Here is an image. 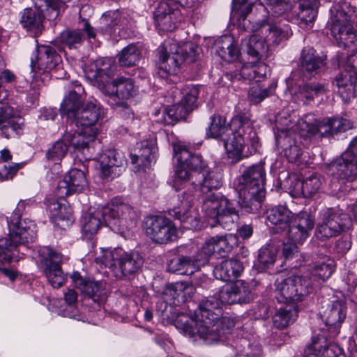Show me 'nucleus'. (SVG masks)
Instances as JSON below:
<instances>
[{
	"instance_id": "nucleus-1",
	"label": "nucleus",
	"mask_w": 357,
	"mask_h": 357,
	"mask_svg": "<svg viewBox=\"0 0 357 357\" xmlns=\"http://www.w3.org/2000/svg\"><path fill=\"white\" fill-rule=\"evenodd\" d=\"M223 303L220 296L207 297L199 303L195 318L181 314L176 318L175 325L185 335L195 340L202 338L206 344H213L225 333L222 325L227 324V330L234 326L228 318L222 317Z\"/></svg>"
},
{
	"instance_id": "nucleus-2",
	"label": "nucleus",
	"mask_w": 357,
	"mask_h": 357,
	"mask_svg": "<svg viewBox=\"0 0 357 357\" xmlns=\"http://www.w3.org/2000/svg\"><path fill=\"white\" fill-rule=\"evenodd\" d=\"M207 135L223 142L227 157L233 163L248 156L243 152L245 142L250 140L253 143L257 139L256 132L245 115L234 117L229 126H226L225 118L219 115L213 116Z\"/></svg>"
},
{
	"instance_id": "nucleus-3",
	"label": "nucleus",
	"mask_w": 357,
	"mask_h": 357,
	"mask_svg": "<svg viewBox=\"0 0 357 357\" xmlns=\"http://www.w3.org/2000/svg\"><path fill=\"white\" fill-rule=\"evenodd\" d=\"M115 68L111 59H99L86 67L85 77L105 95L121 100L129 99L135 93L133 80L119 77L111 82Z\"/></svg>"
},
{
	"instance_id": "nucleus-4",
	"label": "nucleus",
	"mask_w": 357,
	"mask_h": 357,
	"mask_svg": "<svg viewBox=\"0 0 357 357\" xmlns=\"http://www.w3.org/2000/svg\"><path fill=\"white\" fill-rule=\"evenodd\" d=\"M266 172L261 164L253 165L245 169L238 179L236 190L238 204L248 213H255L261 207L265 197Z\"/></svg>"
},
{
	"instance_id": "nucleus-5",
	"label": "nucleus",
	"mask_w": 357,
	"mask_h": 357,
	"mask_svg": "<svg viewBox=\"0 0 357 357\" xmlns=\"http://www.w3.org/2000/svg\"><path fill=\"white\" fill-rule=\"evenodd\" d=\"M202 211L208 218V222L212 227L218 224L230 230L239 218L238 211L233 203L225 197L215 193L204 199Z\"/></svg>"
},
{
	"instance_id": "nucleus-6",
	"label": "nucleus",
	"mask_w": 357,
	"mask_h": 357,
	"mask_svg": "<svg viewBox=\"0 0 357 357\" xmlns=\"http://www.w3.org/2000/svg\"><path fill=\"white\" fill-rule=\"evenodd\" d=\"M243 30L248 33L259 32L269 45H278L292 35L289 22L284 18L266 17L262 20H244Z\"/></svg>"
},
{
	"instance_id": "nucleus-7",
	"label": "nucleus",
	"mask_w": 357,
	"mask_h": 357,
	"mask_svg": "<svg viewBox=\"0 0 357 357\" xmlns=\"http://www.w3.org/2000/svg\"><path fill=\"white\" fill-rule=\"evenodd\" d=\"M9 238L0 239V261L9 263L12 251L21 244L32 242L36 237V226L31 222L19 219L15 214L8 222Z\"/></svg>"
},
{
	"instance_id": "nucleus-8",
	"label": "nucleus",
	"mask_w": 357,
	"mask_h": 357,
	"mask_svg": "<svg viewBox=\"0 0 357 357\" xmlns=\"http://www.w3.org/2000/svg\"><path fill=\"white\" fill-rule=\"evenodd\" d=\"M353 223L349 215L338 208H327L319 213L314 236L324 241L348 231Z\"/></svg>"
},
{
	"instance_id": "nucleus-9",
	"label": "nucleus",
	"mask_w": 357,
	"mask_h": 357,
	"mask_svg": "<svg viewBox=\"0 0 357 357\" xmlns=\"http://www.w3.org/2000/svg\"><path fill=\"white\" fill-rule=\"evenodd\" d=\"M275 284V298L281 303L302 301L312 290L310 280L299 275L278 278Z\"/></svg>"
},
{
	"instance_id": "nucleus-10",
	"label": "nucleus",
	"mask_w": 357,
	"mask_h": 357,
	"mask_svg": "<svg viewBox=\"0 0 357 357\" xmlns=\"http://www.w3.org/2000/svg\"><path fill=\"white\" fill-rule=\"evenodd\" d=\"M198 49L193 43H188L183 48L174 42H165L158 49L160 61L164 65L162 68L169 71L179 67L186 60L194 61Z\"/></svg>"
},
{
	"instance_id": "nucleus-11",
	"label": "nucleus",
	"mask_w": 357,
	"mask_h": 357,
	"mask_svg": "<svg viewBox=\"0 0 357 357\" xmlns=\"http://www.w3.org/2000/svg\"><path fill=\"white\" fill-rule=\"evenodd\" d=\"M174 157L178 164L176 167V176L190 183L195 172L200 173L207 168V165L200 155L192 153L190 148L184 144L174 146Z\"/></svg>"
},
{
	"instance_id": "nucleus-12",
	"label": "nucleus",
	"mask_w": 357,
	"mask_h": 357,
	"mask_svg": "<svg viewBox=\"0 0 357 357\" xmlns=\"http://www.w3.org/2000/svg\"><path fill=\"white\" fill-rule=\"evenodd\" d=\"M183 97L179 103L169 106L163 111L165 115L163 123L174 125L181 120L197 107V97L199 87L197 86H186L183 89Z\"/></svg>"
},
{
	"instance_id": "nucleus-13",
	"label": "nucleus",
	"mask_w": 357,
	"mask_h": 357,
	"mask_svg": "<svg viewBox=\"0 0 357 357\" xmlns=\"http://www.w3.org/2000/svg\"><path fill=\"white\" fill-rule=\"evenodd\" d=\"M146 235L155 243L167 244L177 239V229L171 220L162 215H149L144 218Z\"/></svg>"
},
{
	"instance_id": "nucleus-14",
	"label": "nucleus",
	"mask_w": 357,
	"mask_h": 357,
	"mask_svg": "<svg viewBox=\"0 0 357 357\" xmlns=\"http://www.w3.org/2000/svg\"><path fill=\"white\" fill-rule=\"evenodd\" d=\"M103 208L106 215L105 225L116 232L128 229L137 218L132 207L119 199L112 200L111 204Z\"/></svg>"
},
{
	"instance_id": "nucleus-15",
	"label": "nucleus",
	"mask_w": 357,
	"mask_h": 357,
	"mask_svg": "<svg viewBox=\"0 0 357 357\" xmlns=\"http://www.w3.org/2000/svg\"><path fill=\"white\" fill-rule=\"evenodd\" d=\"M31 68L32 72L37 75L40 71L51 72L56 78H62L63 70L61 57L55 49L50 45H41L36 50V55L31 58Z\"/></svg>"
},
{
	"instance_id": "nucleus-16",
	"label": "nucleus",
	"mask_w": 357,
	"mask_h": 357,
	"mask_svg": "<svg viewBox=\"0 0 357 357\" xmlns=\"http://www.w3.org/2000/svg\"><path fill=\"white\" fill-rule=\"evenodd\" d=\"M329 169L333 178L338 181L353 182L357 178V159L351 153L344 152L331 162Z\"/></svg>"
},
{
	"instance_id": "nucleus-17",
	"label": "nucleus",
	"mask_w": 357,
	"mask_h": 357,
	"mask_svg": "<svg viewBox=\"0 0 357 357\" xmlns=\"http://www.w3.org/2000/svg\"><path fill=\"white\" fill-rule=\"evenodd\" d=\"M87 185L84 172L77 169H73L68 172L63 180L59 181L55 195L58 199H64L73 193L83 191Z\"/></svg>"
},
{
	"instance_id": "nucleus-18",
	"label": "nucleus",
	"mask_w": 357,
	"mask_h": 357,
	"mask_svg": "<svg viewBox=\"0 0 357 357\" xmlns=\"http://www.w3.org/2000/svg\"><path fill=\"white\" fill-rule=\"evenodd\" d=\"M314 226V220L306 211L292 215L287 235L290 241L302 244Z\"/></svg>"
},
{
	"instance_id": "nucleus-19",
	"label": "nucleus",
	"mask_w": 357,
	"mask_h": 357,
	"mask_svg": "<svg viewBox=\"0 0 357 357\" xmlns=\"http://www.w3.org/2000/svg\"><path fill=\"white\" fill-rule=\"evenodd\" d=\"M104 110L97 101H90L82 105L71 124L84 129H96L94 126L102 119Z\"/></svg>"
},
{
	"instance_id": "nucleus-20",
	"label": "nucleus",
	"mask_w": 357,
	"mask_h": 357,
	"mask_svg": "<svg viewBox=\"0 0 357 357\" xmlns=\"http://www.w3.org/2000/svg\"><path fill=\"white\" fill-rule=\"evenodd\" d=\"M219 296L222 301L229 305L247 303L252 300L250 286L243 280H237L223 287L219 292Z\"/></svg>"
},
{
	"instance_id": "nucleus-21",
	"label": "nucleus",
	"mask_w": 357,
	"mask_h": 357,
	"mask_svg": "<svg viewBox=\"0 0 357 357\" xmlns=\"http://www.w3.org/2000/svg\"><path fill=\"white\" fill-rule=\"evenodd\" d=\"M98 161L103 176L111 178L119 176L126 164L123 154L116 150H107L102 153Z\"/></svg>"
},
{
	"instance_id": "nucleus-22",
	"label": "nucleus",
	"mask_w": 357,
	"mask_h": 357,
	"mask_svg": "<svg viewBox=\"0 0 357 357\" xmlns=\"http://www.w3.org/2000/svg\"><path fill=\"white\" fill-rule=\"evenodd\" d=\"M277 146L282 149L289 162L299 165L302 162L303 149L301 143L290 131L281 130L275 137Z\"/></svg>"
},
{
	"instance_id": "nucleus-23",
	"label": "nucleus",
	"mask_w": 357,
	"mask_h": 357,
	"mask_svg": "<svg viewBox=\"0 0 357 357\" xmlns=\"http://www.w3.org/2000/svg\"><path fill=\"white\" fill-rule=\"evenodd\" d=\"M48 258L45 260L44 273L54 288H59L66 281V275L62 271L61 255L50 249H47Z\"/></svg>"
},
{
	"instance_id": "nucleus-24",
	"label": "nucleus",
	"mask_w": 357,
	"mask_h": 357,
	"mask_svg": "<svg viewBox=\"0 0 357 357\" xmlns=\"http://www.w3.org/2000/svg\"><path fill=\"white\" fill-rule=\"evenodd\" d=\"M41 0H38L34 8H25L22 13L20 23L22 26L33 31L36 34L42 32L44 29V20L45 18L47 19L46 10Z\"/></svg>"
},
{
	"instance_id": "nucleus-25",
	"label": "nucleus",
	"mask_w": 357,
	"mask_h": 357,
	"mask_svg": "<svg viewBox=\"0 0 357 357\" xmlns=\"http://www.w3.org/2000/svg\"><path fill=\"white\" fill-rule=\"evenodd\" d=\"M85 31L89 38H94L96 33L93 28L88 22H85L82 29H66L63 30L59 36V42L61 44L70 50H77L79 48L85 40Z\"/></svg>"
},
{
	"instance_id": "nucleus-26",
	"label": "nucleus",
	"mask_w": 357,
	"mask_h": 357,
	"mask_svg": "<svg viewBox=\"0 0 357 357\" xmlns=\"http://www.w3.org/2000/svg\"><path fill=\"white\" fill-rule=\"evenodd\" d=\"M24 126L23 120L13 114L10 107L0 108V134L6 139L19 135Z\"/></svg>"
},
{
	"instance_id": "nucleus-27",
	"label": "nucleus",
	"mask_w": 357,
	"mask_h": 357,
	"mask_svg": "<svg viewBox=\"0 0 357 357\" xmlns=\"http://www.w3.org/2000/svg\"><path fill=\"white\" fill-rule=\"evenodd\" d=\"M190 183L195 190H199L205 193L220 188L222 184V176L217 172L210 171L207 167L200 173L195 172L192 181Z\"/></svg>"
},
{
	"instance_id": "nucleus-28",
	"label": "nucleus",
	"mask_w": 357,
	"mask_h": 357,
	"mask_svg": "<svg viewBox=\"0 0 357 357\" xmlns=\"http://www.w3.org/2000/svg\"><path fill=\"white\" fill-rule=\"evenodd\" d=\"M321 185L322 178L314 173L303 181H293L290 189L292 195L295 197H311L319 191Z\"/></svg>"
},
{
	"instance_id": "nucleus-29",
	"label": "nucleus",
	"mask_w": 357,
	"mask_h": 357,
	"mask_svg": "<svg viewBox=\"0 0 357 357\" xmlns=\"http://www.w3.org/2000/svg\"><path fill=\"white\" fill-rule=\"evenodd\" d=\"M300 129L306 132L307 137L318 135L319 137L333 136L331 119L317 121L311 115L305 116L299 123Z\"/></svg>"
},
{
	"instance_id": "nucleus-30",
	"label": "nucleus",
	"mask_w": 357,
	"mask_h": 357,
	"mask_svg": "<svg viewBox=\"0 0 357 357\" xmlns=\"http://www.w3.org/2000/svg\"><path fill=\"white\" fill-rule=\"evenodd\" d=\"M194 291L193 285L188 282H177L167 284L163 291L162 296L165 307L167 304H176V300L178 303L185 301L188 297L194 293Z\"/></svg>"
},
{
	"instance_id": "nucleus-31",
	"label": "nucleus",
	"mask_w": 357,
	"mask_h": 357,
	"mask_svg": "<svg viewBox=\"0 0 357 357\" xmlns=\"http://www.w3.org/2000/svg\"><path fill=\"white\" fill-rule=\"evenodd\" d=\"M243 263L237 259H228L221 261L213 270V275L218 280L229 282L236 280L243 271Z\"/></svg>"
},
{
	"instance_id": "nucleus-32",
	"label": "nucleus",
	"mask_w": 357,
	"mask_h": 357,
	"mask_svg": "<svg viewBox=\"0 0 357 357\" xmlns=\"http://www.w3.org/2000/svg\"><path fill=\"white\" fill-rule=\"evenodd\" d=\"M292 213L284 206H278L267 211L268 225L274 226L275 232L287 231L291 223Z\"/></svg>"
},
{
	"instance_id": "nucleus-33",
	"label": "nucleus",
	"mask_w": 357,
	"mask_h": 357,
	"mask_svg": "<svg viewBox=\"0 0 357 357\" xmlns=\"http://www.w3.org/2000/svg\"><path fill=\"white\" fill-rule=\"evenodd\" d=\"M326 56L316 54V51L309 47H304L300 57L301 68L310 75L317 74L326 65Z\"/></svg>"
},
{
	"instance_id": "nucleus-34",
	"label": "nucleus",
	"mask_w": 357,
	"mask_h": 357,
	"mask_svg": "<svg viewBox=\"0 0 357 357\" xmlns=\"http://www.w3.org/2000/svg\"><path fill=\"white\" fill-rule=\"evenodd\" d=\"M71 278L75 287L83 294L92 298L95 302L100 300L104 291L102 282L84 278L79 272H73Z\"/></svg>"
},
{
	"instance_id": "nucleus-35",
	"label": "nucleus",
	"mask_w": 357,
	"mask_h": 357,
	"mask_svg": "<svg viewBox=\"0 0 357 357\" xmlns=\"http://www.w3.org/2000/svg\"><path fill=\"white\" fill-rule=\"evenodd\" d=\"M144 264L143 257L137 252H127L122 250L117 267L124 277L138 272Z\"/></svg>"
},
{
	"instance_id": "nucleus-36",
	"label": "nucleus",
	"mask_w": 357,
	"mask_h": 357,
	"mask_svg": "<svg viewBox=\"0 0 357 357\" xmlns=\"http://www.w3.org/2000/svg\"><path fill=\"white\" fill-rule=\"evenodd\" d=\"M77 90L70 91L61 105V113L66 116L68 121L71 123L76 117L77 113L81 109V96L80 93L83 92L84 89L81 85L76 86Z\"/></svg>"
},
{
	"instance_id": "nucleus-37",
	"label": "nucleus",
	"mask_w": 357,
	"mask_h": 357,
	"mask_svg": "<svg viewBox=\"0 0 357 357\" xmlns=\"http://www.w3.org/2000/svg\"><path fill=\"white\" fill-rule=\"evenodd\" d=\"M96 134L97 129H90L88 132L82 128L81 131L66 132L64 139L75 149L84 153L85 151H89L90 143L94 142Z\"/></svg>"
},
{
	"instance_id": "nucleus-38",
	"label": "nucleus",
	"mask_w": 357,
	"mask_h": 357,
	"mask_svg": "<svg viewBox=\"0 0 357 357\" xmlns=\"http://www.w3.org/2000/svg\"><path fill=\"white\" fill-rule=\"evenodd\" d=\"M193 200L194 195L192 194L184 192L181 200V205L168 209V214L185 224L184 227L186 228H190L191 225H189V222L194 219L190 210Z\"/></svg>"
},
{
	"instance_id": "nucleus-39",
	"label": "nucleus",
	"mask_w": 357,
	"mask_h": 357,
	"mask_svg": "<svg viewBox=\"0 0 357 357\" xmlns=\"http://www.w3.org/2000/svg\"><path fill=\"white\" fill-rule=\"evenodd\" d=\"M106 215L104 208L86 213L82 218V231L87 238L96 234L100 227L105 224Z\"/></svg>"
},
{
	"instance_id": "nucleus-40",
	"label": "nucleus",
	"mask_w": 357,
	"mask_h": 357,
	"mask_svg": "<svg viewBox=\"0 0 357 357\" xmlns=\"http://www.w3.org/2000/svg\"><path fill=\"white\" fill-rule=\"evenodd\" d=\"M216 54L223 60L228 62L238 59L240 52L234 44V38L229 36H225L218 40L215 43Z\"/></svg>"
},
{
	"instance_id": "nucleus-41",
	"label": "nucleus",
	"mask_w": 357,
	"mask_h": 357,
	"mask_svg": "<svg viewBox=\"0 0 357 357\" xmlns=\"http://www.w3.org/2000/svg\"><path fill=\"white\" fill-rule=\"evenodd\" d=\"M356 80L351 74L344 69L334 79L333 84L337 88V92L345 102L354 97V84Z\"/></svg>"
},
{
	"instance_id": "nucleus-42",
	"label": "nucleus",
	"mask_w": 357,
	"mask_h": 357,
	"mask_svg": "<svg viewBox=\"0 0 357 357\" xmlns=\"http://www.w3.org/2000/svg\"><path fill=\"white\" fill-rule=\"evenodd\" d=\"M259 0H233L231 16L238 21V26L243 30L241 25L244 20L254 21L255 19L251 14L253 5Z\"/></svg>"
},
{
	"instance_id": "nucleus-43",
	"label": "nucleus",
	"mask_w": 357,
	"mask_h": 357,
	"mask_svg": "<svg viewBox=\"0 0 357 357\" xmlns=\"http://www.w3.org/2000/svg\"><path fill=\"white\" fill-rule=\"evenodd\" d=\"M346 306L342 301H335L328 305L323 312L326 324L335 326L343 322L346 317Z\"/></svg>"
},
{
	"instance_id": "nucleus-44",
	"label": "nucleus",
	"mask_w": 357,
	"mask_h": 357,
	"mask_svg": "<svg viewBox=\"0 0 357 357\" xmlns=\"http://www.w3.org/2000/svg\"><path fill=\"white\" fill-rule=\"evenodd\" d=\"M268 46L269 45L261 37L260 33H259V35L251 36L245 44L246 52L253 59L251 63H255L266 56Z\"/></svg>"
},
{
	"instance_id": "nucleus-45",
	"label": "nucleus",
	"mask_w": 357,
	"mask_h": 357,
	"mask_svg": "<svg viewBox=\"0 0 357 357\" xmlns=\"http://www.w3.org/2000/svg\"><path fill=\"white\" fill-rule=\"evenodd\" d=\"M276 258L277 251L273 245H266L263 246L258 251L255 267L259 272L266 271L273 266Z\"/></svg>"
},
{
	"instance_id": "nucleus-46",
	"label": "nucleus",
	"mask_w": 357,
	"mask_h": 357,
	"mask_svg": "<svg viewBox=\"0 0 357 357\" xmlns=\"http://www.w3.org/2000/svg\"><path fill=\"white\" fill-rule=\"evenodd\" d=\"M318 0H301L299 3L298 19L301 27L307 26L312 23L317 14Z\"/></svg>"
},
{
	"instance_id": "nucleus-47",
	"label": "nucleus",
	"mask_w": 357,
	"mask_h": 357,
	"mask_svg": "<svg viewBox=\"0 0 357 357\" xmlns=\"http://www.w3.org/2000/svg\"><path fill=\"white\" fill-rule=\"evenodd\" d=\"M298 310L295 305H287L284 307L279 309L273 317L275 327L283 329L292 324L297 317Z\"/></svg>"
},
{
	"instance_id": "nucleus-48",
	"label": "nucleus",
	"mask_w": 357,
	"mask_h": 357,
	"mask_svg": "<svg viewBox=\"0 0 357 357\" xmlns=\"http://www.w3.org/2000/svg\"><path fill=\"white\" fill-rule=\"evenodd\" d=\"M207 241L211 248H213L214 253L217 252L219 255L225 257L231 252L234 245L237 242V238L235 236L227 234L213 236Z\"/></svg>"
},
{
	"instance_id": "nucleus-49",
	"label": "nucleus",
	"mask_w": 357,
	"mask_h": 357,
	"mask_svg": "<svg viewBox=\"0 0 357 357\" xmlns=\"http://www.w3.org/2000/svg\"><path fill=\"white\" fill-rule=\"evenodd\" d=\"M167 269L174 273L188 275L197 271L190 256H181L171 259L168 263Z\"/></svg>"
},
{
	"instance_id": "nucleus-50",
	"label": "nucleus",
	"mask_w": 357,
	"mask_h": 357,
	"mask_svg": "<svg viewBox=\"0 0 357 357\" xmlns=\"http://www.w3.org/2000/svg\"><path fill=\"white\" fill-rule=\"evenodd\" d=\"M137 149L138 153L131 154L130 158L132 164L139 162L143 166L146 167L154 159V146L149 142H142Z\"/></svg>"
},
{
	"instance_id": "nucleus-51",
	"label": "nucleus",
	"mask_w": 357,
	"mask_h": 357,
	"mask_svg": "<svg viewBox=\"0 0 357 357\" xmlns=\"http://www.w3.org/2000/svg\"><path fill=\"white\" fill-rule=\"evenodd\" d=\"M336 346L332 344L324 335H318L312 337V343L306 348V354H322L330 356V351L334 353Z\"/></svg>"
},
{
	"instance_id": "nucleus-52",
	"label": "nucleus",
	"mask_w": 357,
	"mask_h": 357,
	"mask_svg": "<svg viewBox=\"0 0 357 357\" xmlns=\"http://www.w3.org/2000/svg\"><path fill=\"white\" fill-rule=\"evenodd\" d=\"M181 10H175L169 15L154 16L155 26L162 31H172L182 20Z\"/></svg>"
},
{
	"instance_id": "nucleus-53",
	"label": "nucleus",
	"mask_w": 357,
	"mask_h": 357,
	"mask_svg": "<svg viewBox=\"0 0 357 357\" xmlns=\"http://www.w3.org/2000/svg\"><path fill=\"white\" fill-rule=\"evenodd\" d=\"M287 84L295 100L301 101L303 104H310L313 101V97L312 95H311L312 83L298 85L294 89L293 86V80L288 79L287 80Z\"/></svg>"
},
{
	"instance_id": "nucleus-54",
	"label": "nucleus",
	"mask_w": 357,
	"mask_h": 357,
	"mask_svg": "<svg viewBox=\"0 0 357 357\" xmlns=\"http://www.w3.org/2000/svg\"><path fill=\"white\" fill-rule=\"evenodd\" d=\"M140 50L136 45L130 44L118 54L119 62L121 66H135L140 59Z\"/></svg>"
},
{
	"instance_id": "nucleus-55",
	"label": "nucleus",
	"mask_w": 357,
	"mask_h": 357,
	"mask_svg": "<svg viewBox=\"0 0 357 357\" xmlns=\"http://www.w3.org/2000/svg\"><path fill=\"white\" fill-rule=\"evenodd\" d=\"M267 66L265 63H261L258 65L249 66L245 65L242 67L240 75L242 78L248 80L260 82L266 75Z\"/></svg>"
},
{
	"instance_id": "nucleus-56",
	"label": "nucleus",
	"mask_w": 357,
	"mask_h": 357,
	"mask_svg": "<svg viewBox=\"0 0 357 357\" xmlns=\"http://www.w3.org/2000/svg\"><path fill=\"white\" fill-rule=\"evenodd\" d=\"M276 87V82L271 83L267 88H262L260 85L256 84L250 89L248 98L252 102L258 104L266 98L273 95Z\"/></svg>"
},
{
	"instance_id": "nucleus-57",
	"label": "nucleus",
	"mask_w": 357,
	"mask_h": 357,
	"mask_svg": "<svg viewBox=\"0 0 357 357\" xmlns=\"http://www.w3.org/2000/svg\"><path fill=\"white\" fill-rule=\"evenodd\" d=\"M71 0H41L43 6L46 10V15L49 21H54L66 8V3Z\"/></svg>"
},
{
	"instance_id": "nucleus-58",
	"label": "nucleus",
	"mask_w": 357,
	"mask_h": 357,
	"mask_svg": "<svg viewBox=\"0 0 357 357\" xmlns=\"http://www.w3.org/2000/svg\"><path fill=\"white\" fill-rule=\"evenodd\" d=\"M47 208L52 215L57 220H66L69 222L72 220V215L70 208H68L65 204L59 202L58 200L53 199L47 204Z\"/></svg>"
},
{
	"instance_id": "nucleus-59",
	"label": "nucleus",
	"mask_w": 357,
	"mask_h": 357,
	"mask_svg": "<svg viewBox=\"0 0 357 357\" xmlns=\"http://www.w3.org/2000/svg\"><path fill=\"white\" fill-rule=\"evenodd\" d=\"M214 254L213 248H211V245L208 241L205 242L202 249L199 250L194 256L191 257L193 264L196 266L197 271L201 266H204L209 260V257Z\"/></svg>"
},
{
	"instance_id": "nucleus-60",
	"label": "nucleus",
	"mask_w": 357,
	"mask_h": 357,
	"mask_svg": "<svg viewBox=\"0 0 357 357\" xmlns=\"http://www.w3.org/2000/svg\"><path fill=\"white\" fill-rule=\"evenodd\" d=\"M334 271L333 261L328 260L327 262L315 263L312 269V275L318 280H327Z\"/></svg>"
},
{
	"instance_id": "nucleus-61",
	"label": "nucleus",
	"mask_w": 357,
	"mask_h": 357,
	"mask_svg": "<svg viewBox=\"0 0 357 357\" xmlns=\"http://www.w3.org/2000/svg\"><path fill=\"white\" fill-rule=\"evenodd\" d=\"M121 252V248L102 249V255L98 257L97 259L105 266L116 268Z\"/></svg>"
},
{
	"instance_id": "nucleus-62",
	"label": "nucleus",
	"mask_w": 357,
	"mask_h": 357,
	"mask_svg": "<svg viewBox=\"0 0 357 357\" xmlns=\"http://www.w3.org/2000/svg\"><path fill=\"white\" fill-rule=\"evenodd\" d=\"M34 79L31 82L29 89L26 94V102L30 106L37 104L39 101L40 91L43 84L41 79L38 75H34Z\"/></svg>"
},
{
	"instance_id": "nucleus-63",
	"label": "nucleus",
	"mask_w": 357,
	"mask_h": 357,
	"mask_svg": "<svg viewBox=\"0 0 357 357\" xmlns=\"http://www.w3.org/2000/svg\"><path fill=\"white\" fill-rule=\"evenodd\" d=\"M125 19L123 18L119 10H110L100 18V22L105 26L106 30L123 23Z\"/></svg>"
},
{
	"instance_id": "nucleus-64",
	"label": "nucleus",
	"mask_w": 357,
	"mask_h": 357,
	"mask_svg": "<svg viewBox=\"0 0 357 357\" xmlns=\"http://www.w3.org/2000/svg\"><path fill=\"white\" fill-rule=\"evenodd\" d=\"M68 151V145L61 140L56 141L46 154L48 160H59L63 158Z\"/></svg>"
}]
</instances>
